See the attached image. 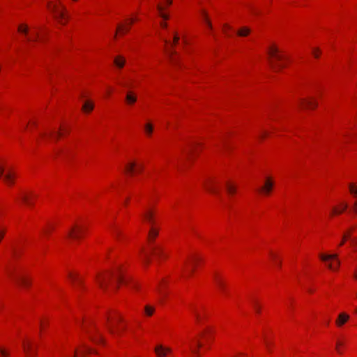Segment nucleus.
<instances>
[{
    "label": "nucleus",
    "instance_id": "f257e3e1",
    "mask_svg": "<svg viewBox=\"0 0 357 357\" xmlns=\"http://www.w3.org/2000/svg\"><path fill=\"white\" fill-rule=\"evenodd\" d=\"M123 321L121 316H115L108 319L107 328L112 335L117 336L126 328L125 326L121 325Z\"/></svg>",
    "mask_w": 357,
    "mask_h": 357
},
{
    "label": "nucleus",
    "instance_id": "f03ea898",
    "mask_svg": "<svg viewBox=\"0 0 357 357\" xmlns=\"http://www.w3.org/2000/svg\"><path fill=\"white\" fill-rule=\"evenodd\" d=\"M144 220L151 225L149 230L148 238L151 244L152 241L158 235L159 229L153 227L154 224V213L151 209H146L142 214Z\"/></svg>",
    "mask_w": 357,
    "mask_h": 357
},
{
    "label": "nucleus",
    "instance_id": "7ed1b4c3",
    "mask_svg": "<svg viewBox=\"0 0 357 357\" xmlns=\"http://www.w3.org/2000/svg\"><path fill=\"white\" fill-rule=\"evenodd\" d=\"M278 52V49L275 46L271 47L268 50V54L270 55V56L277 60V62L275 63L271 62V65L273 69L275 71H278L285 66L284 64L281 63V61L284 59V57L282 55L279 54Z\"/></svg>",
    "mask_w": 357,
    "mask_h": 357
},
{
    "label": "nucleus",
    "instance_id": "20e7f679",
    "mask_svg": "<svg viewBox=\"0 0 357 357\" xmlns=\"http://www.w3.org/2000/svg\"><path fill=\"white\" fill-rule=\"evenodd\" d=\"M113 277L116 278L118 282H121V283L126 282V279H124L123 278L121 274L119 273L117 275H114V274L112 273H109L108 275H99L97 276L96 280H97V282L98 283L99 286L100 287V288H102V289H105V288L107 285V283L109 282L110 279Z\"/></svg>",
    "mask_w": 357,
    "mask_h": 357
},
{
    "label": "nucleus",
    "instance_id": "39448f33",
    "mask_svg": "<svg viewBox=\"0 0 357 357\" xmlns=\"http://www.w3.org/2000/svg\"><path fill=\"white\" fill-rule=\"evenodd\" d=\"M83 231L80 226L75 225L73 227L68 228V246L74 245L77 241L81 238Z\"/></svg>",
    "mask_w": 357,
    "mask_h": 357
},
{
    "label": "nucleus",
    "instance_id": "423d86ee",
    "mask_svg": "<svg viewBox=\"0 0 357 357\" xmlns=\"http://www.w3.org/2000/svg\"><path fill=\"white\" fill-rule=\"evenodd\" d=\"M48 8L54 13V17L61 24L65 23V13L63 11V6L62 5L48 3Z\"/></svg>",
    "mask_w": 357,
    "mask_h": 357
},
{
    "label": "nucleus",
    "instance_id": "0eeeda50",
    "mask_svg": "<svg viewBox=\"0 0 357 357\" xmlns=\"http://www.w3.org/2000/svg\"><path fill=\"white\" fill-rule=\"evenodd\" d=\"M320 257V259L324 261H327L328 260H335L336 261V264L335 265H333L332 264H328V268L332 270V271H336L337 270L340 264V261L337 259V254H332V255H324V254H321L319 255Z\"/></svg>",
    "mask_w": 357,
    "mask_h": 357
},
{
    "label": "nucleus",
    "instance_id": "6e6552de",
    "mask_svg": "<svg viewBox=\"0 0 357 357\" xmlns=\"http://www.w3.org/2000/svg\"><path fill=\"white\" fill-rule=\"evenodd\" d=\"M151 251L153 255L158 260H160L162 258H165L167 255L165 252L162 247L159 245H151Z\"/></svg>",
    "mask_w": 357,
    "mask_h": 357
},
{
    "label": "nucleus",
    "instance_id": "1a4fd4ad",
    "mask_svg": "<svg viewBox=\"0 0 357 357\" xmlns=\"http://www.w3.org/2000/svg\"><path fill=\"white\" fill-rule=\"evenodd\" d=\"M273 181L268 177L265 179L264 185L259 189V192L265 195H268L273 190Z\"/></svg>",
    "mask_w": 357,
    "mask_h": 357
},
{
    "label": "nucleus",
    "instance_id": "9d476101",
    "mask_svg": "<svg viewBox=\"0 0 357 357\" xmlns=\"http://www.w3.org/2000/svg\"><path fill=\"white\" fill-rule=\"evenodd\" d=\"M299 106L304 108L314 109L317 106V102L313 98H301L298 102Z\"/></svg>",
    "mask_w": 357,
    "mask_h": 357
},
{
    "label": "nucleus",
    "instance_id": "9b49d317",
    "mask_svg": "<svg viewBox=\"0 0 357 357\" xmlns=\"http://www.w3.org/2000/svg\"><path fill=\"white\" fill-rule=\"evenodd\" d=\"M214 282L217 289L222 294H227V285L225 282L218 275H214Z\"/></svg>",
    "mask_w": 357,
    "mask_h": 357
},
{
    "label": "nucleus",
    "instance_id": "f8f14e48",
    "mask_svg": "<svg viewBox=\"0 0 357 357\" xmlns=\"http://www.w3.org/2000/svg\"><path fill=\"white\" fill-rule=\"evenodd\" d=\"M155 353L158 357H165L171 353L172 349L169 347H165L161 344L157 345L154 349Z\"/></svg>",
    "mask_w": 357,
    "mask_h": 357
},
{
    "label": "nucleus",
    "instance_id": "ddd939ff",
    "mask_svg": "<svg viewBox=\"0 0 357 357\" xmlns=\"http://www.w3.org/2000/svg\"><path fill=\"white\" fill-rule=\"evenodd\" d=\"M22 346L24 351L28 357H31L35 354L36 352L33 349L32 343L31 342L24 341L23 342Z\"/></svg>",
    "mask_w": 357,
    "mask_h": 357
},
{
    "label": "nucleus",
    "instance_id": "4468645a",
    "mask_svg": "<svg viewBox=\"0 0 357 357\" xmlns=\"http://www.w3.org/2000/svg\"><path fill=\"white\" fill-rule=\"evenodd\" d=\"M349 319V316L344 313H340L338 315L337 319L335 321V324L338 327L342 326Z\"/></svg>",
    "mask_w": 357,
    "mask_h": 357
},
{
    "label": "nucleus",
    "instance_id": "2eb2a0df",
    "mask_svg": "<svg viewBox=\"0 0 357 357\" xmlns=\"http://www.w3.org/2000/svg\"><path fill=\"white\" fill-rule=\"evenodd\" d=\"M15 177V173L8 171L3 176V180L8 185H10L14 183Z\"/></svg>",
    "mask_w": 357,
    "mask_h": 357
},
{
    "label": "nucleus",
    "instance_id": "dca6fc26",
    "mask_svg": "<svg viewBox=\"0 0 357 357\" xmlns=\"http://www.w3.org/2000/svg\"><path fill=\"white\" fill-rule=\"evenodd\" d=\"M137 101V96L132 91H128L126 96V102L128 105H132Z\"/></svg>",
    "mask_w": 357,
    "mask_h": 357
},
{
    "label": "nucleus",
    "instance_id": "f3484780",
    "mask_svg": "<svg viewBox=\"0 0 357 357\" xmlns=\"http://www.w3.org/2000/svg\"><path fill=\"white\" fill-rule=\"evenodd\" d=\"M205 188L208 192L214 195H219V190L215 186V183L213 181H210L208 182V183H206Z\"/></svg>",
    "mask_w": 357,
    "mask_h": 357
},
{
    "label": "nucleus",
    "instance_id": "a211bd4d",
    "mask_svg": "<svg viewBox=\"0 0 357 357\" xmlns=\"http://www.w3.org/2000/svg\"><path fill=\"white\" fill-rule=\"evenodd\" d=\"M144 131L145 134L150 137L153 132V125L151 122H147L144 125Z\"/></svg>",
    "mask_w": 357,
    "mask_h": 357
},
{
    "label": "nucleus",
    "instance_id": "6ab92c4d",
    "mask_svg": "<svg viewBox=\"0 0 357 357\" xmlns=\"http://www.w3.org/2000/svg\"><path fill=\"white\" fill-rule=\"evenodd\" d=\"M251 32V29L247 26H243L240 28L237 31V35L241 37H245L248 36Z\"/></svg>",
    "mask_w": 357,
    "mask_h": 357
},
{
    "label": "nucleus",
    "instance_id": "aec40b11",
    "mask_svg": "<svg viewBox=\"0 0 357 357\" xmlns=\"http://www.w3.org/2000/svg\"><path fill=\"white\" fill-rule=\"evenodd\" d=\"M82 109L85 113H89L93 109V104L91 101L86 100L83 104Z\"/></svg>",
    "mask_w": 357,
    "mask_h": 357
},
{
    "label": "nucleus",
    "instance_id": "412c9836",
    "mask_svg": "<svg viewBox=\"0 0 357 357\" xmlns=\"http://www.w3.org/2000/svg\"><path fill=\"white\" fill-rule=\"evenodd\" d=\"M114 64L119 68H122L126 63L125 59L121 56L115 57L114 61Z\"/></svg>",
    "mask_w": 357,
    "mask_h": 357
},
{
    "label": "nucleus",
    "instance_id": "4be33fe9",
    "mask_svg": "<svg viewBox=\"0 0 357 357\" xmlns=\"http://www.w3.org/2000/svg\"><path fill=\"white\" fill-rule=\"evenodd\" d=\"M16 282L19 284H20L24 287H28L30 284L29 281L26 278L22 277V276L17 277Z\"/></svg>",
    "mask_w": 357,
    "mask_h": 357
},
{
    "label": "nucleus",
    "instance_id": "5701e85b",
    "mask_svg": "<svg viewBox=\"0 0 357 357\" xmlns=\"http://www.w3.org/2000/svg\"><path fill=\"white\" fill-rule=\"evenodd\" d=\"M201 15H202V16L203 17V20L206 23V25L208 26V28H209L210 29H212L213 26H212L211 22H210V20L208 18L206 12L204 10H201Z\"/></svg>",
    "mask_w": 357,
    "mask_h": 357
},
{
    "label": "nucleus",
    "instance_id": "b1692460",
    "mask_svg": "<svg viewBox=\"0 0 357 357\" xmlns=\"http://www.w3.org/2000/svg\"><path fill=\"white\" fill-rule=\"evenodd\" d=\"M68 282H71L73 286H75L77 283H80L79 279H77L73 274L68 271Z\"/></svg>",
    "mask_w": 357,
    "mask_h": 357
},
{
    "label": "nucleus",
    "instance_id": "393cba45",
    "mask_svg": "<svg viewBox=\"0 0 357 357\" xmlns=\"http://www.w3.org/2000/svg\"><path fill=\"white\" fill-rule=\"evenodd\" d=\"M192 311L195 315L196 321L198 323H202L204 317L199 314V312L197 310V309L192 308Z\"/></svg>",
    "mask_w": 357,
    "mask_h": 357
},
{
    "label": "nucleus",
    "instance_id": "a878e982",
    "mask_svg": "<svg viewBox=\"0 0 357 357\" xmlns=\"http://www.w3.org/2000/svg\"><path fill=\"white\" fill-rule=\"evenodd\" d=\"M154 311H155V308L152 306L147 305L144 307L145 314H146V315H147L149 317L151 316L153 314Z\"/></svg>",
    "mask_w": 357,
    "mask_h": 357
},
{
    "label": "nucleus",
    "instance_id": "bb28decb",
    "mask_svg": "<svg viewBox=\"0 0 357 357\" xmlns=\"http://www.w3.org/2000/svg\"><path fill=\"white\" fill-rule=\"evenodd\" d=\"M157 8L161 17H162L164 20H167L169 18V16L163 13L164 8L162 5H158Z\"/></svg>",
    "mask_w": 357,
    "mask_h": 357
},
{
    "label": "nucleus",
    "instance_id": "cd10ccee",
    "mask_svg": "<svg viewBox=\"0 0 357 357\" xmlns=\"http://www.w3.org/2000/svg\"><path fill=\"white\" fill-rule=\"evenodd\" d=\"M226 189L229 194L232 195L236 192V188L229 183H226Z\"/></svg>",
    "mask_w": 357,
    "mask_h": 357
},
{
    "label": "nucleus",
    "instance_id": "c85d7f7f",
    "mask_svg": "<svg viewBox=\"0 0 357 357\" xmlns=\"http://www.w3.org/2000/svg\"><path fill=\"white\" fill-rule=\"evenodd\" d=\"M135 167V162H130L126 166V171L128 173H132Z\"/></svg>",
    "mask_w": 357,
    "mask_h": 357
},
{
    "label": "nucleus",
    "instance_id": "c756f323",
    "mask_svg": "<svg viewBox=\"0 0 357 357\" xmlns=\"http://www.w3.org/2000/svg\"><path fill=\"white\" fill-rule=\"evenodd\" d=\"M18 31L25 35L28 33V27L25 24L20 25L18 27Z\"/></svg>",
    "mask_w": 357,
    "mask_h": 357
},
{
    "label": "nucleus",
    "instance_id": "7c9ffc66",
    "mask_svg": "<svg viewBox=\"0 0 357 357\" xmlns=\"http://www.w3.org/2000/svg\"><path fill=\"white\" fill-rule=\"evenodd\" d=\"M347 208V204H342V210H338L337 208H334L333 209V214L341 213L342 211H344Z\"/></svg>",
    "mask_w": 357,
    "mask_h": 357
},
{
    "label": "nucleus",
    "instance_id": "2f4dec72",
    "mask_svg": "<svg viewBox=\"0 0 357 357\" xmlns=\"http://www.w3.org/2000/svg\"><path fill=\"white\" fill-rule=\"evenodd\" d=\"M167 54L169 55V59L171 60V61L172 63H174V54H176L175 51L172 50H167Z\"/></svg>",
    "mask_w": 357,
    "mask_h": 357
},
{
    "label": "nucleus",
    "instance_id": "473e14b6",
    "mask_svg": "<svg viewBox=\"0 0 357 357\" xmlns=\"http://www.w3.org/2000/svg\"><path fill=\"white\" fill-rule=\"evenodd\" d=\"M88 351V349H84V350L82 351H76L74 357H82V355Z\"/></svg>",
    "mask_w": 357,
    "mask_h": 357
},
{
    "label": "nucleus",
    "instance_id": "72a5a7b5",
    "mask_svg": "<svg viewBox=\"0 0 357 357\" xmlns=\"http://www.w3.org/2000/svg\"><path fill=\"white\" fill-rule=\"evenodd\" d=\"M231 29V26L227 24H225L223 25V31L226 36H230L228 31L230 30Z\"/></svg>",
    "mask_w": 357,
    "mask_h": 357
},
{
    "label": "nucleus",
    "instance_id": "f704fd0d",
    "mask_svg": "<svg viewBox=\"0 0 357 357\" xmlns=\"http://www.w3.org/2000/svg\"><path fill=\"white\" fill-rule=\"evenodd\" d=\"M350 237V231L348 232L347 234H344L342 236V240L341 241V243H340V246L342 245L345 241Z\"/></svg>",
    "mask_w": 357,
    "mask_h": 357
},
{
    "label": "nucleus",
    "instance_id": "c9c22d12",
    "mask_svg": "<svg viewBox=\"0 0 357 357\" xmlns=\"http://www.w3.org/2000/svg\"><path fill=\"white\" fill-rule=\"evenodd\" d=\"M129 30L128 28H126L124 25L119 24L117 26V31H120L122 33H126Z\"/></svg>",
    "mask_w": 357,
    "mask_h": 357
},
{
    "label": "nucleus",
    "instance_id": "e433bc0d",
    "mask_svg": "<svg viewBox=\"0 0 357 357\" xmlns=\"http://www.w3.org/2000/svg\"><path fill=\"white\" fill-rule=\"evenodd\" d=\"M6 229L4 227H0V242L6 234Z\"/></svg>",
    "mask_w": 357,
    "mask_h": 357
},
{
    "label": "nucleus",
    "instance_id": "4c0bfd02",
    "mask_svg": "<svg viewBox=\"0 0 357 357\" xmlns=\"http://www.w3.org/2000/svg\"><path fill=\"white\" fill-rule=\"evenodd\" d=\"M349 190L351 193L354 194L355 196H357V188L353 185H349Z\"/></svg>",
    "mask_w": 357,
    "mask_h": 357
},
{
    "label": "nucleus",
    "instance_id": "58836bf2",
    "mask_svg": "<svg viewBox=\"0 0 357 357\" xmlns=\"http://www.w3.org/2000/svg\"><path fill=\"white\" fill-rule=\"evenodd\" d=\"M264 343H265V345L267 348V349L269 351H271V342L270 341H268L266 337H264Z\"/></svg>",
    "mask_w": 357,
    "mask_h": 357
},
{
    "label": "nucleus",
    "instance_id": "ea45409f",
    "mask_svg": "<svg viewBox=\"0 0 357 357\" xmlns=\"http://www.w3.org/2000/svg\"><path fill=\"white\" fill-rule=\"evenodd\" d=\"M320 54V50L318 48H314L312 50V54L315 58H318Z\"/></svg>",
    "mask_w": 357,
    "mask_h": 357
},
{
    "label": "nucleus",
    "instance_id": "a19ab883",
    "mask_svg": "<svg viewBox=\"0 0 357 357\" xmlns=\"http://www.w3.org/2000/svg\"><path fill=\"white\" fill-rule=\"evenodd\" d=\"M22 199L23 202H24L26 204H31L29 200V197L27 195H23Z\"/></svg>",
    "mask_w": 357,
    "mask_h": 357
},
{
    "label": "nucleus",
    "instance_id": "79ce46f5",
    "mask_svg": "<svg viewBox=\"0 0 357 357\" xmlns=\"http://www.w3.org/2000/svg\"><path fill=\"white\" fill-rule=\"evenodd\" d=\"M253 306H254L255 310L257 312V313H259L260 312V307H259V306L258 305V304H257V303L256 301H253Z\"/></svg>",
    "mask_w": 357,
    "mask_h": 357
},
{
    "label": "nucleus",
    "instance_id": "37998d69",
    "mask_svg": "<svg viewBox=\"0 0 357 357\" xmlns=\"http://www.w3.org/2000/svg\"><path fill=\"white\" fill-rule=\"evenodd\" d=\"M143 261L145 262V263H149V254L148 253H144V257H143Z\"/></svg>",
    "mask_w": 357,
    "mask_h": 357
},
{
    "label": "nucleus",
    "instance_id": "c03bdc74",
    "mask_svg": "<svg viewBox=\"0 0 357 357\" xmlns=\"http://www.w3.org/2000/svg\"><path fill=\"white\" fill-rule=\"evenodd\" d=\"M34 35H35V37H34L33 38H29L28 40H29V41H37V40H38V37H39V33L36 31V32L34 33Z\"/></svg>",
    "mask_w": 357,
    "mask_h": 357
},
{
    "label": "nucleus",
    "instance_id": "a18cd8bd",
    "mask_svg": "<svg viewBox=\"0 0 357 357\" xmlns=\"http://www.w3.org/2000/svg\"><path fill=\"white\" fill-rule=\"evenodd\" d=\"M0 355L1 357H7L8 354L5 351L0 348Z\"/></svg>",
    "mask_w": 357,
    "mask_h": 357
},
{
    "label": "nucleus",
    "instance_id": "49530a36",
    "mask_svg": "<svg viewBox=\"0 0 357 357\" xmlns=\"http://www.w3.org/2000/svg\"><path fill=\"white\" fill-rule=\"evenodd\" d=\"M190 348L192 353H193L195 355L199 356V351L197 349L193 348L191 345H190Z\"/></svg>",
    "mask_w": 357,
    "mask_h": 357
},
{
    "label": "nucleus",
    "instance_id": "de8ad7c7",
    "mask_svg": "<svg viewBox=\"0 0 357 357\" xmlns=\"http://www.w3.org/2000/svg\"><path fill=\"white\" fill-rule=\"evenodd\" d=\"M178 40H179V37L177 35V33H175L174 36V44L177 43Z\"/></svg>",
    "mask_w": 357,
    "mask_h": 357
},
{
    "label": "nucleus",
    "instance_id": "09e8293b",
    "mask_svg": "<svg viewBox=\"0 0 357 357\" xmlns=\"http://www.w3.org/2000/svg\"><path fill=\"white\" fill-rule=\"evenodd\" d=\"M4 172H5V168H4V167L0 166V178H1L2 176H3Z\"/></svg>",
    "mask_w": 357,
    "mask_h": 357
},
{
    "label": "nucleus",
    "instance_id": "8fccbe9b",
    "mask_svg": "<svg viewBox=\"0 0 357 357\" xmlns=\"http://www.w3.org/2000/svg\"><path fill=\"white\" fill-rule=\"evenodd\" d=\"M266 135H268V132H267L266 131H263V132H261V133L260 134V137L264 138V137H265Z\"/></svg>",
    "mask_w": 357,
    "mask_h": 357
},
{
    "label": "nucleus",
    "instance_id": "3c124183",
    "mask_svg": "<svg viewBox=\"0 0 357 357\" xmlns=\"http://www.w3.org/2000/svg\"><path fill=\"white\" fill-rule=\"evenodd\" d=\"M6 273H7V274L8 275V276H10V277H11V276L13 275L12 271H11V270H10L9 268H8V269L6 270Z\"/></svg>",
    "mask_w": 357,
    "mask_h": 357
},
{
    "label": "nucleus",
    "instance_id": "603ef678",
    "mask_svg": "<svg viewBox=\"0 0 357 357\" xmlns=\"http://www.w3.org/2000/svg\"><path fill=\"white\" fill-rule=\"evenodd\" d=\"M160 26L162 27V28H166L167 26V24L165 23V22H161L160 23Z\"/></svg>",
    "mask_w": 357,
    "mask_h": 357
},
{
    "label": "nucleus",
    "instance_id": "864d4df0",
    "mask_svg": "<svg viewBox=\"0 0 357 357\" xmlns=\"http://www.w3.org/2000/svg\"><path fill=\"white\" fill-rule=\"evenodd\" d=\"M171 3H172V1L171 0H165V4L167 6H169V5H171Z\"/></svg>",
    "mask_w": 357,
    "mask_h": 357
},
{
    "label": "nucleus",
    "instance_id": "5fc2aeb1",
    "mask_svg": "<svg viewBox=\"0 0 357 357\" xmlns=\"http://www.w3.org/2000/svg\"><path fill=\"white\" fill-rule=\"evenodd\" d=\"M354 210L357 212V201L354 203Z\"/></svg>",
    "mask_w": 357,
    "mask_h": 357
},
{
    "label": "nucleus",
    "instance_id": "6e6d98bb",
    "mask_svg": "<svg viewBox=\"0 0 357 357\" xmlns=\"http://www.w3.org/2000/svg\"><path fill=\"white\" fill-rule=\"evenodd\" d=\"M96 341L98 342H101L102 341V338L100 335H99L98 338L97 340H96Z\"/></svg>",
    "mask_w": 357,
    "mask_h": 357
},
{
    "label": "nucleus",
    "instance_id": "4d7b16f0",
    "mask_svg": "<svg viewBox=\"0 0 357 357\" xmlns=\"http://www.w3.org/2000/svg\"><path fill=\"white\" fill-rule=\"evenodd\" d=\"M202 346V344H201V342L197 341V347L200 348Z\"/></svg>",
    "mask_w": 357,
    "mask_h": 357
},
{
    "label": "nucleus",
    "instance_id": "13d9d810",
    "mask_svg": "<svg viewBox=\"0 0 357 357\" xmlns=\"http://www.w3.org/2000/svg\"><path fill=\"white\" fill-rule=\"evenodd\" d=\"M351 242H352V243H354V244H355V245H356V244L357 245V238H354V239H352Z\"/></svg>",
    "mask_w": 357,
    "mask_h": 357
},
{
    "label": "nucleus",
    "instance_id": "bf43d9fd",
    "mask_svg": "<svg viewBox=\"0 0 357 357\" xmlns=\"http://www.w3.org/2000/svg\"><path fill=\"white\" fill-rule=\"evenodd\" d=\"M142 169H143V167H142V165H139V166L138 167L137 170H138V172H141V171L142 170Z\"/></svg>",
    "mask_w": 357,
    "mask_h": 357
},
{
    "label": "nucleus",
    "instance_id": "052dcab7",
    "mask_svg": "<svg viewBox=\"0 0 357 357\" xmlns=\"http://www.w3.org/2000/svg\"><path fill=\"white\" fill-rule=\"evenodd\" d=\"M252 12V13H253V14H255V15H257V14H258V11H257V10H255V9H253Z\"/></svg>",
    "mask_w": 357,
    "mask_h": 357
},
{
    "label": "nucleus",
    "instance_id": "680f3d73",
    "mask_svg": "<svg viewBox=\"0 0 357 357\" xmlns=\"http://www.w3.org/2000/svg\"><path fill=\"white\" fill-rule=\"evenodd\" d=\"M211 329L209 328H206L205 333H210Z\"/></svg>",
    "mask_w": 357,
    "mask_h": 357
},
{
    "label": "nucleus",
    "instance_id": "e2e57ef3",
    "mask_svg": "<svg viewBox=\"0 0 357 357\" xmlns=\"http://www.w3.org/2000/svg\"><path fill=\"white\" fill-rule=\"evenodd\" d=\"M129 20H130V24H132L133 23V22L135 21L134 19H130Z\"/></svg>",
    "mask_w": 357,
    "mask_h": 357
},
{
    "label": "nucleus",
    "instance_id": "0e129e2a",
    "mask_svg": "<svg viewBox=\"0 0 357 357\" xmlns=\"http://www.w3.org/2000/svg\"><path fill=\"white\" fill-rule=\"evenodd\" d=\"M57 135H60V132H56L54 134L53 137H56Z\"/></svg>",
    "mask_w": 357,
    "mask_h": 357
},
{
    "label": "nucleus",
    "instance_id": "69168bd1",
    "mask_svg": "<svg viewBox=\"0 0 357 357\" xmlns=\"http://www.w3.org/2000/svg\"><path fill=\"white\" fill-rule=\"evenodd\" d=\"M354 276L357 280V271L354 273Z\"/></svg>",
    "mask_w": 357,
    "mask_h": 357
},
{
    "label": "nucleus",
    "instance_id": "338daca9",
    "mask_svg": "<svg viewBox=\"0 0 357 357\" xmlns=\"http://www.w3.org/2000/svg\"><path fill=\"white\" fill-rule=\"evenodd\" d=\"M164 42L166 45H167L169 43V41L166 39H164Z\"/></svg>",
    "mask_w": 357,
    "mask_h": 357
},
{
    "label": "nucleus",
    "instance_id": "774afa93",
    "mask_svg": "<svg viewBox=\"0 0 357 357\" xmlns=\"http://www.w3.org/2000/svg\"><path fill=\"white\" fill-rule=\"evenodd\" d=\"M15 252H16V251H15V250L13 248V255H15Z\"/></svg>",
    "mask_w": 357,
    "mask_h": 357
}]
</instances>
